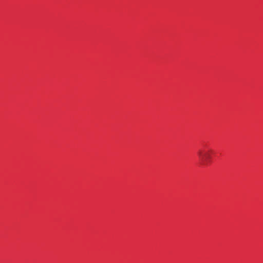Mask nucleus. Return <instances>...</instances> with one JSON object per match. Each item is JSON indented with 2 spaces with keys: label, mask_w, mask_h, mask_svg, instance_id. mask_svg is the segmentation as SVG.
Here are the masks:
<instances>
[{
  "label": "nucleus",
  "mask_w": 263,
  "mask_h": 263,
  "mask_svg": "<svg viewBox=\"0 0 263 263\" xmlns=\"http://www.w3.org/2000/svg\"><path fill=\"white\" fill-rule=\"evenodd\" d=\"M211 151H206L205 149H200L197 151V156L201 162V163L205 164L211 158L210 152Z\"/></svg>",
  "instance_id": "1"
}]
</instances>
